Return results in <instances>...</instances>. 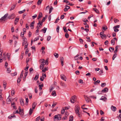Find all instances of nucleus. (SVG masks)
<instances>
[{"instance_id": "obj_1", "label": "nucleus", "mask_w": 121, "mask_h": 121, "mask_svg": "<svg viewBox=\"0 0 121 121\" xmlns=\"http://www.w3.org/2000/svg\"><path fill=\"white\" fill-rule=\"evenodd\" d=\"M48 64V61L47 59L46 60H45L41 63V65L39 66V68L41 69L42 67L43 68L44 65L46 64V65H47Z\"/></svg>"}, {"instance_id": "obj_2", "label": "nucleus", "mask_w": 121, "mask_h": 121, "mask_svg": "<svg viewBox=\"0 0 121 121\" xmlns=\"http://www.w3.org/2000/svg\"><path fill=\"white\" fill-rule=\"evenodd\" d=\"M80 109V107L78 105H76L75 106V112L78 115L79 117H80L79 115L80 114L79 113V110Z\"/></svg>"}, {"instance_id": "obj_3", "label": "nucleus", "mask_w": 121, "mask_h": 121, "mask_svg": "<svg viewBox=\"0 0 121 121\" xmlns=\"http://www.w3.org/2000/svg\"><path fill=\"white\" fill-rule=\"evenodd\" d=\"M76 100V96L74 95L70 98V101L72 103H74Z\"/></svg>"}, {"instance_id": "obj_4", "label": "nucleus", "mask_w": 121, "mask_h": 121, "mask_svg": "<svg viewBox=\"0 0 121 121\" xmlns=\"http://www.w3.org/2000/svg\"><path fill=\"white\" fill-rule=\"evenodd\" d=\"M9 97L10 95H9L6 100V103L7 104H10L11 103V102L12 101L11 100V99L9 98Z\"/></svg>"}, {"instance_id": "obj_5", "label": "nucleus", "mask_w": 121, "mask_h": 121, "mask_svg": "<svg viewBox=\"0 0 121 121\" xmlns=\"http://www.w3.org/2000/svg\"><path fill=\"white\" fill-rule=\"evenodd\" d=\"M54 119H57L58 120H60L61 119V115H56L54 117Z\"/></svg>"}, {"instance_id": "obj_6", "label": "nucleus", "mask_w": 121, "mask_h": 121, "mask_svg": "<svg viewBox=\"0 0 121 121\" xmlns=\"http://www.w3.org/2000/svg\"><path fill=\"white\" fill-rule=\"evenodd\" d=\"M84 97L85 99L87 102H89L90 100L91 101V100L86 95H84Z\"/></svg>"}, {"instance_id": "obj_7", "label": "nucleus", "mask_w": 121, "mask_h": 121, "mask_svg": "<svg viewBox=\"0 0 121 121\" xmlns=\"http://www.w3.org/2000/svg\"><path fill=\"white\" fill-rule=\"evenodd\" d=\"M106 30V28L104 27H103L102 28V32H101L100 33V35H103V34H104V32Z\"/></svg>"}, {"instance_id": "obj_8", "label": "nucleus", "mask_w": 121, "mask_h": 121, "mask_svg": "<svg viewBox=\"0 0 121 121\" xmlns=\"http://www.w3.org/2000/svg\"><path fill=\"white\" fill-rule=\"evenodd\" d=\"M41 69L42 70V72L44 73H45L46 71H47L48 70V68H47L46 67H45L44 68H43L42 67Z\"/></svg>"}, {"instance_id": "obj_9", "label": "nucleus", "mask_w": 121, "mask_h": 121, "mask_svg": "<svg viewBox=\"0 0 121 121\" xmlns=\"http://www.w3.org/2000/svg\"><path fill=\"white\" fill-rule=\"evenodd\" d=\"M61 78L64 81H66V78L65 76L64 75H60Z\"/></svg>"}, {"instance_id": "obj_10", "label": "nucleus", "mask_w": 121, "mask_h": 121, "mask_svg": "<svg viewBox=\"0 0 121 121\" xmlns=\"http://www.w3.org/2000/svg\"><path fill=\"white\" fill-rule=\"evenodd\" d=\"M60 59L61 60V65L62 66H63V65H64V63H63L64 61V58L63 57L61 56L60 57Z\"/></svg>"}, {"instance_id": "obj_11", "label": "nucleus", "mask_w": 121, "mask_h": 121, "mask_svg": "<svg viewBox=\"0 0 121 121\" xmlns=\"http://www.w3.org/2000/svg\"><path fill=\"white\" fill-rule=\"evenodd\" d=\"M15 17V15L14 14H12L9 17V19H12L14 18Z\"/></svg>"}, {"instance_id": "obj_12", "label": "nucleus", "mask_w": 121, "mask_h": 121, "mask_svg": "<svg viewBox=\"0 0 121 121\" xmlns=\"http://www.w3.org/2000/svg\"><path fill=\"white\" fill-rule=\"evenodd\" d=\"M111 109L112 111L114 112L117 109L116 107L112 105L111 107Z\"/></svg>"}, {"instance_id": "obj_13", "label": "nucleus", "mask_w": 121, "mask_h": 121, "mask_svg": "<svg viewBox=\"0 0 121 121\" xmlns=\"http://www.w3.org/2000/svg\"><path fill=\"white\" fill-rule=\"evenodd\" d=\"M60 84L62 86L64 87H66V84L62 82H61L60 83Z\"/></svg>"}, {"instance_id": "obj_14", "label": "nucleus", "mask_w": 121, "mask_h": 121, "mask_svg": "<svg viewBox=\"0 0 121 121\" xmlns=\"http://www.w3.org/2000/svg\"><path fill=\"white\" fill-rule=\"evenodd\" d=\"M20 102L21 105L22 106H23L24 105V101L22 99H21L20 100Z\"/></svg>"}, {"instance_id": "obj_15", "label": "nucleus", "mask_w": 121, "mask_h": 121, "mask_svg": "<svg viewBox=\"0 0 121 121\" xmlns=\"http://www.w3.org/2000/svg\"><path fill=\"white\" fill-rule=\"evenodd\" d=\"M36 105V104L35 102H34L32 104V107L33 109H34L35 108Z\"/></svg>"}, {"instance_id": "obj_16", "label": "nucleus", "mask_w": 121, "mask_h": 121, "mask_svg": "<svg viewBox=\"0 0 121 121\" xmlns=\"http://www.w3.org/2000/svg\"><path fill=\"white\" fill-rule=\"evenodd\" d=\"M19 20V18H16L15 20L14 24L15 25H16L17 23Z\"/></svg>"}, {"instance_id": "obj_17", "label": "nucleus", "mask_w": 121, "mask_h": 121, "mask_svg": "<svg viewBox=\"0 0 121 121\" xmlns=\"http://www.w3.org/2000/svg\"><path fill=\"white\" fill-rule=\"evenodd\" d=\"M52 95L53 96H56V94L55 91H54L52 92Z\"/></svg>"}, {"instance_id": "obj_18", "label": "nucleus", "mask_w": 121, "mask_h": 121, "mask_svg": "<svg viewBox=\"0 0 121 121\" xmlns=\"http://www.w3.org/2000/svg\"><path fill=\"white\" fill-rule=\"evenodd\" d=\"M100 100H104V101L106 100V97L104 96H102L100 99Z\"/></svg>"}, {"instance_id": "obj_19", "label": "nucleus", "mask_w": 121, "mask_h": 121, "mask_svg": "<svg viewBox=\"0 0 121 121\" xmlns=\"http://www.w3.org/2000/svg\"><path fill=\"white\" fill-rule=\"evenodd\" d=\"M118 46H116L115 48V50L114 51V53H116L117 52V49L118 48Z\"/></svg>"}, {"instance_id": "obj_20", "label": "nucleus", "mask_w": 121, "mask_h": 121, "mask_svg": "<svg viewBox=\"0 0 121 121\" xmlns=\"http://www.w3.org/2000/svg\"><path fill=\"white\" fill-rule=\"evenodd\" d=\"M47 30V28H46L45 27H44L43 29L41 30V31H43V32L44 33H45L46 31Z\"/></svg>"}, {"instance_id": "obj_21", "label": "nucleus", "mask_w": 121, "mask_h": 121, "mask_svg": "<svg viewBox=\"0 0 121 121\" xmlns=\"http://www.w3.org/2000/svg\"><path fill=\"white\" fill-rule=\"evenodd\" d=\"M73 116L71 115L69 117V121H73Z\"/></svg>"}, {"instance_id": "obj_22", "label": "nucleus", "mask_w": 121, "mask_h": 121, "mask_svg": "<svg viewBox=\"0 0 121 121\" xmlns=\"http://www.w3.org/2000/svg\"><path fill=\"white\" fill-rule=\"evenodd\" d=\"M43 86V84L41 85H39V89L41 91L42 89V87Z\"/></svg>"}, {"instance_id": "obj_23", "label": "nucleus", "mask_w": 121, "mask_h": 121, "mask_svg": "<svg viewBox=\"0 0 121 121\" xmlns=\"http://www.w3.org/2000/svg\"><path fill=\"white\" fill-rule=\"evenodd\" d=\"M35 22L34 21H33V22H32L30 25V27H31L32 26L33 27L34 25Z\"/></svg>"}, {"instance_id": "obj_24", "label": "nucleus", "mask_w": 121, "mask_h": 121, "mask_svg": "<svg viewBox=\"0 0 121 121\" xmlns=\"http://www.w3.org/2000/svg\"><path fill=\"white\" fill-rule=\"evenodd\" d=\"M114 48L113 47H110L109 48V50L110 52H112L113 51Z\"/></svg>"}, {"instance_id": "obj_25", "label": "nucleus", "mask_w": 121, "mask_h": 121, "mask_svg": "<svg viewBox=\"0 0 121 121\" xmlns=\"http://www.w3.org/2000/svg\"><path fill=\"white\" fill-rule=\"evenodd\" d=\"M39 75L38 74H37L35 75V77L34 78V79L35 80H37L39 77Z\"/></svg>"}, {"instance_id": "obj_26", "label": "nucleus", "mask_w": 121, "mask_h": 121, "mask_svg": "<svg viewBox=\"0 0 121 121\" xmlns=\"http://www.w3.org/2000/svg\"><path fill=\"white\" fill-rule=\"evenodd\" d=\"M17 72H15L14 73H11V75L13 76H14L15 75H17Z\"/></svg>"}, {"instance_id": "obj_27", "label": "nucleus", "mask_w": 121, "mask_h": 121, "mask_svg": "<svg viewBox=\"0 0 121 121\" xmlns=\"http://www.w3.org/2000/svg\"><path fill=\"white\" fill-rule=\"evenodd\" d=\"M53 9V8L52 6H51L50 8L49 9V13H50L52 12V10Z\"/></svg>"}, {"instance_id": "obj_28", "label": "nucleus", "mask_w": 121, "mask_h": 121, "mask_svg": "<svg viewBox=\"0 0 121 121\" xmlns=\"http://www.w3.org/2000/svg\"><path fill=\"white\" fill-rule=\"evenodd\" d=\"M63 2H65L66 3V4L67 5H69V2L67 0H64Z\"/></svg>"}, {"instance_id": "obj_29", "label": "nucleus", "mask_w": 121, "mask_h": 121, "mask_svg": "<svg viewBox=\"0 0 121 121\" xmlns=\"http://www.w3.org/2000/svg\"><path fill=\"white\" fill-rule=\"evenodd\" d=\"M65 108V109H64V108H63L62 110H61V114H64V112H65V110L66 109V108Z\"/></svg>"}, {"instance_id": "obj_30", "label": "nucleus", "mask_w": 121, "mask_h": 121, "mask_svg": "<svg viewBox=\"0 0 121 121\" xmlns=\"http://www.w3.org/2000/svg\"><path fill=\"white\" fill-rule=\"evenodd\" d=\"M32 112H33L32 109L31 108H30V110L29 112V114L30 115H31L32 114Z\"/></svg>"}, {"instance_id": "obj_31", "label": "nucleus", "mask_w": 121, "mask_h": 121, "mask_svg": "<svg viewBox=\"0 0 121 121\" xmlns=\"http://www.w3.org/2000/svg\"><path fill=\"white\" fill-rule=\"evenodd\" d=\"M54 55L55 56L56 58H57L59 56V55L58 54L55 53L54 54Z\"/></svg>"}, {"instance_id": "obj_32", "label": "nucleus", "mask_w": 121, "mask_h": 121, "mask_svg": "<svg viewBox=\"0 0 121 121\" xmlns=\"http://www.w3.org/2000/svg\"><path fill=\"white\" fill-rule=\"evenodd\" d=\"M117 56V54L116 53H115V54L112 57V60H114L115 58Z\"/></svg>"}, {"instance_id": "obj_33", "label": "nucleus", "mask_w": 121, "mask_h": 121, "mask_svg": "<svg viewBox=\"0 0 121 121\" xmlns=\"http://www.w3.org/2000/svg\"><path fill=\"white\" fill-rule=\"evenodd\" d=\"M100 82V81L99 80H97L95 82H94V84L95 85H96L97 84V83H99Z\"/></svg>"}, {"instance_id": "obj_34", "label": "nucleus", "mask_w": 121, "mask_h": 121, "mask_svg": "<svg viewBox=\"0 0 121 121\" xmlns=\"http://www.w3.org/2000/svg\"><path fill=\"white\" fill-rule=\"evenodd\" d=\"M115 40L114 39H112L111 41V43L112 45H114L115 43Z\"/></svg>"}, {"instance_id": "obj_35", "label": "nucleus", "mask_w": 121, "mask_h": 121, "mask_svg": "<svg viewBox=\"0 0 121 121\" xmlns=\"http://www.w3.org/2000/svg\"><path fill=\"white\" fill-rule=\"evenodd\" d=\"M26 29L24 28L23 29V34L22 35H23L22 36V37H23L24 36V34L25 33L26 31Z\"/></svg>"}, {"instance_id": "obj_36", "label": "nucleus", "mask_w": 121, "mask_h": 121, "mask_svg": "<svg viewBox=\"0 0 121 121\" xmlns=\"http://www.w3.org/2000/svg\"><path fill=\"white\" fill-rule=\"evenodd\" d=\"M23 74H24V71H23V70H22L21 72V73L20 74V77L21 78H22V77L23 76Z\"/></svg>"}, {"instance_id": "obj_37", "label": "nucleus", "mask_w": 121, "mask_h": 121, "mask_svg": "<svg viewBox=\"0 0 121 121\" xmlns=\"http://www.w3.org/2000/svg\"><path fill=\"white\" fill-rule=\"evenodd\" d=\"M25 11V9H24L22 11H19V12L18 13L19 14H22L24 13Z\"/></svg>"}, {"instance_id": "obj_38", "label": "nucleus", "mask_w": 121, "mask_h": 121, "mask_svg": "<svg viewBox=\"0 0 121 121\" xmlns=\"http://www.w3.org/2000/svg\"><path fill=\"white\" fill-rule=\"evenodd\" d=\"M23 113V110H22L21 109H19V113L20 114H22V113Z\"/></svg>"}, {"instance_id": "obj_39", "label": "nucleus", "mask_w": 121, "mask_h": 121, "mask_svg": "<svg viewBox=\"0 0 121 121\" xmlns=\"http://www.w3.org/2000/svg\"><path fill=\"white\" fill-rule=\"evenodd\" d=\"M63 29L64 32H68L67 30L66 29V28L65 27H63Z\"/></svg>"}, {"instance_id": "obj_40", "label": "nucleus", "mask_w": 121, "mask_h": 121, "mask_svg": "<svg viewBox=\"0 0 121 121\" xmlns=\"http://www.w3.org/2000/svg\"><path fill=\"white\" fill-rule=\"evenodd\" d=\"M30 60H31V58H30L29 59L28 58H26V63L27 64V65L28 64V62H29V61H30Z\"/></svg>"}, {"instance_id": "obj_41", "label": "nucleus", "mask_w": 121, "mask_h": 121, "mask_svg": "<svg viewBox=\"0 0 121 121\" xmlns=\"http://www.w3.org/2000/svg\"><path fill=\"white\" fill-rule=\"evenodd\" d=\"M106 85V83H101V86L102 87H103L105 86Z\"/></svg>"}, {"instance_id": "obj_42", "label": "nucleus", "mask_w": 121, "mask_h": 121, "mask_svg": "<svg viewBox=\"0 0 121 121\" xmlns=\"http://www.w3.org/2000/svg\"><path fill=\"white\" fill-rule=\"evenodd\" d=\"M11 95L13 96L14 95L15 92L14 91H11Z\"/></svg>"}, {"instance_id": "obj_43", "label": "nucleus", "mask_w": 121, "mask_h": 121, "mask_svg": "<svg viewBox=\"0 0 121 121\" xmlns=\"http://www.w3.org/2000/svg\"><path fill=\"white\" fill-rule=\"evenodd\" d=\"M113 29H114V30L115 32H117L119 31V30L117 28H115L114 27H113Z\"/></svg>"}, {"instance_id": "obj_44", "label": "nucleus", "mask_w": 121, "mask_h": 121, "mask_svg": "<svg viewBox=\"0 0 121 121\" xmlns=\"http://www.w3.org/2000/svg\"><path fill=\"white\" fill-rule=\"evenodd\" d=\"M42 0H39L37 3V4L38 5L40 4L42 2Z\"/></svg>"}, {"instance_id": "obj_45", "label": "nucleus", "mask_w": 121, "mask_h": 121, "mask_svg": "<svg viewBox=\"0 0 121 121\" xmlns=\"http://www.w3.org/2000/svg\"><path fill=\"white\" fill-rule=\"evenodd\" d=\"M59 26H57L56 28V31L58 33L59 32Z\"/></svg>"}, {"instance_id": "obj_46", "label": "nucleus", "mask_w": 121, "mask_h": 121, "mask_svg": "<svg viewBox=\"0 0 121 121\" xmlns=\"http://www.w3.org/2000/svg\"><path fill=\"white\" fill-rule=\"evenodd\" d=\"M106 36V35L105 34L102 35H101V37L103 39H104V38H105Z\"/></svg>"}, {"instance_id": "obj_47", "label": "nucleus", "mask_w": 121, "mask_h": 121, "mask_svg": "<svg viewBox=\"0 0 121 121\" xmlns=\"http://www.w3.org/2000/svg\"><path fill=\"white\" fill-rule=\"evenodd\" d=\"M15 6L16 5H14L13 6H12L11 9H10V11H11L13 9H14Z\"/></svg>"}, {"instance_id": "obj_48", "label": "nucleus", "mask_w": 121, "mask_h": 121, "mask_svg": "<svg viewBox=\"0 0 121 121\" xmlns=\"http://www.w3.org/2000/svg\"><path fill=\"white\" fill-rule=\"evenodd\" d=\"M101 92L102 93L106 92V87L104 89L102 90Z\"/></svg>"}, {"instance_id": "obj_49", "label": "nucleus", "mask_w": 121, "mask_h": 121, "mask_svg": "<svg viewBox=\"0 0 121 121\" xmlns=\"http://www.w3.org/2000/svg\"><path fill=\"white\" fill-rule=\"evenodd\" d=\"M89 97L91 98H93V99H94L95 98L96 99V97H95L94 95L90 96H89Z\"/></svg>"}, {"instance_id": "obj_50", "label": "nucleus", "mask_w": 121, "mask_h": 121, "mask_svg": "<svg viewBox=\"0 0 121 121\" xmlns=\"http://www.w3.org/2000/svg\"><path fill=\"white\" fill-rule=\"evenodd\" d=\"M93 9L95 12L97 13H98L99 12V11L98 10L96 9L95 8H93Z\"/></svg>"}, {"instance_id": "obj_51", "label": "nucleus", "mask_w": 121, "mask_h": 121, "mask_svg": "<svg viewBox=\"0 0 121 121\" xmlns=\"http://www.w3.org/2000/svg\"><path fill=\"white\" fill-rule=\"evenodd\" d=\"M37 15L36 14L32 16V18L33 19H34L37 17Z\"/></svg>"}, {"instance_id": "obj_52", "label": "nucleus", "mask_w": 121, "mask_h": 121, "mask_svg": "<svg viewBox=\"0 0 121 121\" xmlns=\"http://www.w3.org/2000/svg\"><path fill=\"white\" fill-rule=\"evenodd\" d=\"M51 36H48L47 37V41H49L50 40V39H51Z\"/></svg>"}, {"instance_id": "obj_53", "label": "nucleus", "mask_w": 121, "mask_h": 121, "mask_svg": "<svg viewBox=\"0 0 121 121\" xmlns=\"http://www.w3.org/2000/svg\"><path fill=\"white\" fill-rule=\"evenodd\" d=\"M119 21V20L117 19L116 18H114V22L115 23H116L117 22H118Z\"/></svg>"}, {"instance_id": "obj_54", "label": "nucleus", "mask_w": 121, "mask_h": 121, "mask_svg": "<svg viewBox=\"0 0 121 121\" xmlns=\"http://www.w3.org/2000/svg\"><path fill=\"white\" fill-rule=\"evenodd\" d=\"M69 114L68 112H66L65 113V116L66 118H67Z\"/></svg>"}, {"instance_id": "obj_55", "label": "nucleus", "mask_w": 121, "mask_h": 121, "mask_svg": "<svg viewBox=\"0 0 121 121\" xmlns=\"http://www.w3.org/2000/svg\"><path fill=\"white\" fill-rule=\"evenodd\" d=\"M54 87L53 86H52L51 87L50 89V92H51L54 89Z\"/></svg>"}, {"instance_id": "obj_56", "label": "nucleus", "mask_w": 121, "mask_h": 121, "mask_svg": "<svg viewBox=\"0 0 121 121\" xmlns=\"http://www.w3.org/2000/svg\"><path fill=\"white\" fill-rule=\"evenodd\" d=\"M43 15L42 13H40L38 16L39 17V18H40Z\"/></svg>"}, {"instance_id": "obj_57", "label": "nucleus", "mask_w": 121, "mask_h": 121, "mask_svg": "<svg viewBox=\"0 0 121 121\" xmlns=\"http://www.w3.org/2000/svg\"><path fill=\"white\" fill-rule=\"evenodd\" d=\"M40 119V117L39 116L38 117H37L36 119V120L35 121H39V120Z\"/></svg>"}, {"instance_id": "obj_58", "label": "nucleus", "mask_w": 121, "mask_h": 121, "mask_svg": "<svg viewBox=\"0 0 121 121\" xmlns=\"http://www.w3.org/2000/svg\"><path fill=\"white\" fill-rule=\"evenodd\" d=\"M60 20L59 17L57 18L56 20L55 21V22L54 23H57L58 22V21Z\"/></svg>"}, {"instance_id": "obj_59", "label": "nucleus", "mask_w": 121, "mask_h": 121, "mask_svg": "<svg viewBox=\"0 0 121 121\" xmlns=\"http://www.w3.org/2000/svg\"><path fill=\"white\" fill-rule=\"evenodd\" d=\"M65 36L66 38H68L69 37V35L67 33H66L65 35Z\"/></svg>"}, {"instance_id": "obj_60", "label": "nucleus", "mask_w": 121, "mask_h": 121, "mask_svg": "<svg viewBox=\"0 0 121 121\" xmlns=\"http://www.w3.org/2000/svg\"><path fill=\"white\" fill-rule=\"evenodd\" d=\"M7 71L8 73H10L11 71L10 70V68H8L7 69Z\"/></svg>"}, {"instance_id": "obj_61", "label": "nucleus", "mask_w": 121, "mask_h": 121, "mask_svg": "<svg viewBox=\"0 0 121 121\" xmlns=\"http://www.w3.org/2000/svg\"><path fill=\"white\" fill-rule=\"evenodd\" d=\"M21 78L20 77V78H18L17 80V82L18 83L19 82H20Z\"/></svg>"}, {"instance_id": "obj_62", "label": "nucleus", "mask_w": 121, "mask_h": 121, "mask_svg": "<svg viewBox=\"0 0 121 121\" xmlns=\"http://www.w3.org/2000/svg\"><path fill=\"white\" fill-rule=\"evenodd\" d=\"M23 40V42H27L26 41V39L25 37L22 38Z\"/></svg>"}, {"instance_id": "obj_63", "label": "nucleus", "mask_w": 121, "mask_h": 121, "mask_svg": "<svg viewBox=\"0 0 121 121\" xmlns=\"http://www.w3.org/2000/svg\"><path fill=\"white\" fill-rule=\"evenodd\" d=\"M45 60H44V59H40L39 60V62L40 63H41L42 62H43V61Z\"/></svg>"}, {"instance_id": "obj_64", "label": "nucleus", "mask_w": 121, "mask_h": 121, "mask_svg": "<svg viewBox=\"0 0 121 121\" xmlns=\"http://www.w3.org/2000/svg\"><path fill=\"white\" fill-rule=\"evenodd\" d=\"M118 119L121 118V113L117 117Z\"/></svg>"}]
</instances>
